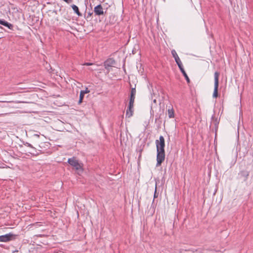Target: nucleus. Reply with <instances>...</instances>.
Listing matches in <instances>:
<instances>
[{
	"instance_id": "39448f33",
	"label": "nucleus",
	"mask_w": 253,
	"mask_h": 253,
	"mask_svg": "<svg viewBox=\"0 0 253 253\" xmlns=\"http://www.w3.org/2000/svg\"><path fill=\"white\" fill-rule=\"evenodd\" d=\"M134 99H129L128 108L126 111V117L130 118L133 115Z\"/></svg>"
},
{
	"instance_id": "5701e85b",
	"label": "nucleus",
	"mask_w": 253,
	"mask_h": 253,
	"mask_svg": "<svg viewBox=\"0 0 253 253\" xmlns=\"http://www.w3.org/2000/svg\"><path fill=\"white\" fill-rule=\"evenodd\" d=\"M4 20L0 19V24L3 25V23L4 22Z\"/></svg>"
},
{
	"instance_id": "4be33fe9",
	"label": "nucleus",
	"mask_w": 253,
	"mask_h": 253,
	"mask_svg": "<svg viewBox=\"0 0 253 253\" xmlns=\"http://www.w3.org/2000/svg\"><path fill=\"white\" fill-rule=\"evenodd\" d=\"M40 225H41L40 224H39V223H38V222L33 224V226L37 228L39 227Z\"/></svg>"
},
{
	"instance_id": "423d86ee",
	"label": "nucleus",
	"mask_w": 253,
	"mask_h": 253,
	"mask_svg": "<svg viewBox=\"0 0 253 253\" xmlns=\"http://www.w3.org/2000/svg\"><path fill=\"white\" fill-rule=\"evenodd\" d=\"M15 235L12 233H8L5 235L0 236V242H6L12 240Z\"/></svg>"
},
{
	"instance_id": "20e7f679",
	"label": "nucleus",
	"mask_w": 253,
	"mask_h": 253,
	"mask_svg": "<svg viewBox=\"0 0 253 253\" xmlns=\"http://www.w3.org/2000/svg\"><path fill=\"white\" fill-rule=\"evenodd\" d=\"M68 162L77 170L82 169V166L81 164L79 163L78 160H77L75 157L69 158L68 160Z\"/></svg>"
},
{
	"instance_id": "4468645a",
	"label": "nucleus",
	"mask_w": 253,
	"mask_h": 253,
	"mask_svg": "<svg viewBox=\"0 0 253 253\" xmlns=\"http://www.w3.org/2000/svg\"><path fill=\"white\" fill-rule=\"evenodd\" d=\"M3 25L7 27L9 29H11L13 28V25L7 22V21H5L3 23Z\"/></svg>"
},
{
	"instance_id": "b1692460",
	"label": "nucleus",
	"mask_w": 253,
	"mask_h": 253,
	"mask_svg": "<svg viewBox=\"0 0 253 253\" xmlns=\"http://www.w3.org/2000/svg\"><path fill=\"white\" fill-rule=\"evenodd\" d=\"M34 135L36 136H37V137H39V136H40L39 134H34Z\"/></svg>"
},
{
	"instance_id": "f03ea898",
	"label": "nucleus",
	"mask_w": 253,
	"mask_h": 253,
	"mask_svg": "<svg viewBox=\"0 0 253 253\" xmlns=\"http://www.w3.org/2000/svg\"><path fill=\"white\" fill-rule=\"evenodd\" d=\"M165 159V151H157V164L156 167H159L164 161Z\"/></svg>"
},
{
	"instance_id": "2eb2a0df",
	"label": "nucleus",
	"mask_w": 253,
	"mask_h": 253,
	"mask_svg": "<svg viewBox=\"0 0 253 253\" xmlns=\"http://www.w3.org/2000/svg\"><path fill=\"white\" fill-rule=\"evenodd\" d=\"M181 73H182L183 75L185 77L187 82L188 83H190V79H189L188 76H187L186 73L185 72V70L183 71V72H181Z\"/></svg>"
},
{
	"instance_id": "aec40b11",
	"label": "nucleus",
	"mask_w": 253,
	"mask_h": 253,
	"mask_svg": "<svg viewBox=\"0 0 253 253\" xmlns=\"http://www.w3.org/2000/svg\"><path fill=\"white\" fill-rule=\"evenodd\" d=\"M156 189H157V186L156 185L155 191V192L154 194V198H157L158 196V194L157 193V192H156Z\"/></svg>"
},
{
	"instance_id": "a211bd4d",
	"label": "nucleus",
	"mask_w": 253,
	"mask_h": 253,
	"mask_svg": "<svg viewBox=\"0 0 253 253\" xmlns=\"http://www.w3.org/2000/svg\"><path fill=\"white\" fill-rule=\"evenodd\" d=\"M175 60V61L176 62V64L177 65H179L180 64H182V62L179 58V57L177 58V59H174Z\"/></svg>"
},
{
	"instance_id": "7ed1b4c3",
	"label": "nucleus",
	"mask_w": 253,
	"mask_h": 253,
	"mask_svg": "<svg viewBox=\"0 0 253 253\" xmlns=\"http://www.w3.org/2000/svg\"><path fill=\"white\" fill-rule=\"evenodd\" d=\"M157 151H165V139L163 136H160L159 140H156Z\"/></svg>"
},
{
	"instance_id": "f257e3e1",
	"label": "nucleus",
	"mask_w": 253,
	"mask_h": 253,
	"mask_svg": "<svg viewBox=\"0 0 253 253\" xmlns=\"http://www.w3.org/2000/svg\"><path fill=\"white\" fill-rule=\"evenodd\" d=\"M219 73L217 72H215L214 74V91L212 96L213 98H216L218 96V78Z\"/></svg>"
},
{
	"instance_id": "f3484780",
	"label": "nucleus",
	"mask_w": 253,
	"mask_h": 253,
	"mask_svg": "<svg viewBox=\"0 0 253 253\" xmlns=\"http://www.w3.org/2000/svg\"><path fill=\"white\" fill-rule=\"evenodd\" d=\"M180 71L181 72H183V71L184 70V68H183V65H182V64H180L179 65H177Z\"/></svg>"
},
{
	"instance_id": "0eeeda50",
	"label": "nucleus",
	"mask_w": 253,
	"mask_h": 253,
	"mask_svg": "<svg viewBox=\"0 0 253 253\" xmlns=\"http://www.w3.org/2000/svg\"><path fill=\"white\" fill-rule=\"evenodd\" d=\"M94 12L95 15L100 16L104 14L103 9L101 4H98L94 8Z\"/></svg>"
},
{
	"instance_id": "393cba45",
	"label": "nucleus",
	"mask_w": 253,
	"mask_h": 253,
	"mask_svg": "<svg viewBox=\"0 0 253 253\" xmlns=\"http://www.w3.org/2000/svg\"><path fill=\"white\" fill-rule=\"evenodd\" d=\"M153 101H154V102L156 103V100L154 99Z\"/></svg>"
},
{
	"instance_id": "1a4fd4ad",
	"label": "nucleus",
	"mask_w": 253,
	"mask_h": 253,
	"mask_svg": "<svg viewBox=\"0 0 253 253\" xmlns=\"http://www.w3.org/2000/svg\"><path fill=\"white\" fill-rule=\"evenodd\" d=\"M89 90L87 88H86L84 90H81L80 94V99L79 100V104H81L82 102L83 99L84 97V95L85 93H89Z\"/></svg>"
},
{
	"instance_id": "f8f14e48",
	"label": "nucleus",
	"mask_w": 253,
	"mask_h": 253,
	"mask_svg": "<svg viewBox=\"0 0 253 253\" xmlns=\"http://www.w3.org/2000/svg\"><path fill=\"white\" fill-rule=\"evenodd\" d=\"M168 113L169 117V118H173L174 117V110L172 108H169L168 110Z\"/></svg>"
},
{
	"instance_id": "ddd939ff",
	"label": "nucleus",
	"mask_w": 253,
	"mask_h": 253,
	"mask_svg": "<svg viewBox=\"0 0 253 253\" xmlns=\"http://www.w3.org/2000/svg\"><path fill=\"white\" fill-rule=\"evenodd\" d=\"M136 90L135 88H132L131 89L130 96L129 99H135Z\"/></svg>"
},
{
	"instance_id": "412c9836",
	"label": "nucleus",
	"mask_w": 253,
	"mask_h": 253,
	"mask_svg": "<svg viewBox=\"0 0 253 253\" xmlns=\"http://www.w3.org/2000/svg\"><path fill=\"white\" fill-rule=\"evenodd\" d=\"M93 64L92 63H89V62H85L84 64V65H86V66H90V65H92Z\"/></svg>"
},
{
	"instance_id": "9d476101",
	"label": "nucleus",
	"mask_w": 253,
	"mask_h": 253,
	"mask_svg": "<svg viewBox=\"0 0 253 253\" xmlns=\"http://www.w3.org/2000/svg\"><path fill=\"white\" fill-rule=\"evenodd\" d=\"M239 175H240L242 177L244 178V181H246L248 178L249 175V171L243 170L240 171Z\"/></svg>"
},
{
	"instance_id": "9b49d317",
	"label": "nucleus",
	"mask_w": 253,
	"mask_h": 253,
	"mask_svg": "<svg viewBox=\"0 0 253 253\" xmlns=\"http://www.w3.org/2000/svg\"><path fill=\"white\" fill-rule=\"evenodd\" d=\"M72 9H73V10L74 11V12L79 16H82V13L80 12L79 10V8H78V7L75 5V4H73L72 6H71Z\"/></svg>"
},
{
	"instance_id": "dca6fc26",
	"label": "nucleus",
	"mask_w": 253,
	"mask_h": 253,
	"mask_svg": "<svg viewBox=\"0 0 253 253\" xmlns=\"http://www.w3.org/2000/svg\"><path fill=\"white\" fill-rule=\"evenodd\" d=\"M171 54L173 58H174V59H176L179 57L176 51L174 49L171 50Z\"/></svg>"
},
{
	"instance_id": "6e6552de",
	"label": "nucleus",
	"mask_w": 253,
	"mask_h": 253,
	"mask_svg": "<svg viewBox=\"0 0 253 253\" xmlns=\"http://www.w3.org/2000/svg\"><path fill=\"white\" fill-rule=\"evenodd\" d=\"M115 61L112 58H109L106 60L104 63V66L105 69H108L110 67H112L115 64Z\"/></svg>"
},
{
	"instance_id": "6ab92c4d",
	"label": "nucleus",
	"mask_w": 253,
	"mask_h": 253,
	"mask_svg": "<svg viewBox=\"0 0 253 253\" xmlns=\"http://www.w3.org/2000/svg\"><path fill=\"white\" fill-rule=\"evenodd\" d=\"M25 145H26L27 146L29 147H30L31 148H33V149H35V147H34L32 145H31L30 143H28V142H26V144H25Z\"/></svg>"
}]
</instances>
